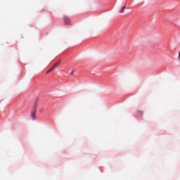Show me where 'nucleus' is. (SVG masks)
Returning <instances> with one entry per match:
<instances>
[{"label": "nucleus", "mask_w": 180, "mask_h": 180, "mask_svg": "<svg viewBox=\"0 0 180 180\" xmlns=\"http://www.w3.org/2000/svg\"><path fill=\"white\" fill-rule=\"evenodd\" d=\"M60 63H61V60H60V61L58 62V63H55V65H53L54 68H56L60 64Z\"/></svg>", "instance_id": "obj_5"}, {"label": "nucleus", "mask_w": 180, "mask_h": 180, "mask_svg": "<svg viewBox=\"0 0 180 180\" xmlns=\"http://www.w3.org/2000/svg\"><path fill=\"white\" fill-rule=\"evenodd\" d=\"M64 24L65 25H70V18L67 16L63 17Z\"/></svg>", "instance_id": "obj_2"}, {"label": "nucleus", "mask_w": 180, "mask_h": 180, "mask_svg": "<svg viewBox=\"0 0 180 180\" xmlns=\"http://www.w3.org/2000/svg\"><path fill=\"white\" fill-rule=\"evenodd\" d=\"M139 115H141V116L143 115V112L142 111H139Z\"/></svg>", "instance_id": "obj_6"}, {"label": "nucleus", "mask_w": 180, "mask_h": 180, "mask_svg": "<svg viewBox=\"0 0 180 180\" xmlns=\"http://www.w3.org/2000/svg\"><path fill=\"white\" fill-rule=\"evenodd\" d=\"M55 68H54L53 66L51 68V69H49L48 71H47V74H49V72H51V71H54V70H55Z\"/></svg>", "instance_id": "obj_4"}, {"label": "nucleus", "mask_w": 180, "mask_h": 180, "mask_svg": "<svg viewBox=\"0 0 180 180\" xmlns=\"http://www.w3.org/2000/svg\"><path fill=\"white\" fill-rule=\"evenodd\" d=\"M72 74H74V71L70 73V75H72Z\"/></svg>", "instance_id": "obj_7"}, {"label": "nucleus", "mask_w": 180, "mask_h": 180, "mask_svg": "<svg viewBox=\"0 0 180 180\" xmlns=\"http://www.w3.org/2000/svg\"><path fill=\"white\" fill-rule=\"evenodd\" d=\"M36 110H37V107L36 105L32 108V110L31 112V117L33 120H36Z\"/></svg>", "instance_id": "obj_1"}, {"label": "nucleus", "mask_w": 180, "mask_h": 180, "mask_svg": "<svg viewBox=\"0 0 180 180\" xmlns=\"http://www.w3.org/2000/svg\"><path fill=\"white\" fill-rule=\"evenodd\" d=\"M124 9H126V6H124L121 10L119 11V13H123L124 12Z\"/></svg>", "instance_id": "obj_3"}]
</instances>
